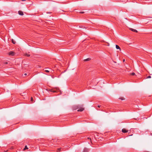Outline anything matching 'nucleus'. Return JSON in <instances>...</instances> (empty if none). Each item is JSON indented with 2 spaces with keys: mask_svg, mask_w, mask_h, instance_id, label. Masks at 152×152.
<instances>
[{
  "mask_svg": "<svg viewBox=\"0 0 152 152\" xmlns=\"http://www.w3.org/2000/svg\"><path fill=\"white\" fill-rule=\"evenodd\" d=\"M81 27L82 28H85V27L84 26H81Z\"/></svg>",
  "mask_w": 152,
  "mask_h": 152,
  "instance_id": "nucleus-23",
  "label": "nucleus"
},
{
  "mask_svg": "<svg viewBox=\"0 0 152 152\" xmlns=\"http://www.w3.org/2000/svg\"><path fill=\"white\" fill-rule=\"evenodd\" d=\"M123 62H124L125 61V59H123Z\"/></svg>",
  "mask_w": 152,
  "mask_h": 152,
  "instance_id": "nucleus-26",
  "label": "nucleus"
},
{
  "mask_svg": "<svg viewBox=\"0 0 152 152\" xmlns=\"http://www.w3.org/2000/svg\"><path fill=\"white\" fill-rule=\"evenodd\" d=\"M58 90H59L58 88H54V89H50L49 90V91L51 92H57V91Z\"/></svg>",
  "mask_w": 152,
  "mask_h": 152,
  "instance_id": "nucleus-2",
  "label": "nucleus"
},
{
  "mask_svg": "<svg viewBox=\"0 0 152 152\" xmlns=\"http://www.w3.org/2000/svg\"><path fill=\"white\" fill-rule=\"evenodd\" d=\"M151 78V77L150 76H148V77H147L146 78Z\"/></svg>",
  "mask_w": 152,
  "mask_h": 152,
  "instance_id": "nucleus-19",
  "label": "nucleus"
},
{
  "mask_svg": "<svg viewBox=\"0 0 152 152\" xmlns=\"http://www.w3.org/2000/svg\"><path fill=\"white\" fill-rule=\"evenodd\" d=\"M78 109H79L77 110L78 112H81L84 110V109L83 107V105H77Z\"/></svg>",
  "mask_w": 152,
  "mask_h": 152,
  "instance_id": "nucleus-1",
  "label": "nucleus"
},
{
  "mask_svg": "<svg viewBox=\"0 0 152 152\" xmlns=\"http://www.w3.org/2000/svg\"><path fill=\"white\" fill-rule=\"evenodd\" d=\"M61 148H58L56 151V152H59L61 151Z\"/></svg>",
  "mask_w": 152,
  "mask_h": 152,
  "instance_id": "nucleus-11",
  "label": "nucleus"
},
{
  "mask_svg": "<svg viewBox=\"0 0 152 152\" xmlns=\"http://www.w3.org/2000/svg\"><path fill=\"white\" fill-rule=\"evenodd\" d=\"M15 53L13 51H10L8 53V55L9 56H13L15 54Z\"/></svg>",
  "mask_w": 152,
  "mask_h": 152,
  "instance_id": "nucleus-3",
  "label": "nucleus"
},
{
  "mask_svg": "<svg viewBox=\"0 0 152 152\" xmlns=\"http://www.w3.org/2000/svg\"><path fill=\"white\" fill-rule=\"evenodd\" d=\"M26 75H27V74L26 73H25V74H24V75L26 76Z\"/></svg>",
  "mask_w": 152,
  "mask_h": 152,
  "instance_id": "nucleus-25",
  "label": "nucleus"
},
{
  "mask_svg": "<svg viewBox=\"0 0 152 152\" xmlns=\"http://www.w3.org/2000/svg\"><path fill=\"white\" fill-rule=\"evenodd\" d=\"M9 62H7V61L4 62L3 63L4 64V65H3V66H5V64H8Z\"/></svg>",
  "mask_w": 152,
  "mask_h": 152,
  "instance_id": "nucleus-13",
  "label": "nucleus"
},
{
  "mask_svg": "<svg viewBox=\"0 0 152 152\" xmlns=\"http://www.w3.org/2000/svg\"><path fill=\"white\" fill-rule=\"evenodd\" d=\"M72 109L73 110H76L78 109L77 106V105H73L72 107Z\"/></svg>",
  "mask_w": 152,
  "mask_h": 152,
  "instance_id": "nucleus-4",
  "label": "nucleus"
},
{
  "mask_svg": "<svg viewBox=\"0 0 152 152\" xmlns=\"http://www.w3.org/2000/svg\"><path fill=\"white\" fill-rule=\"evenodd\" d=\"M88 139H89V140H90V141H91V142L92 143V141H91V139L90 138H89V137H88Z\"/></svg>",
  "mask_w": 152,
  "mask_h": 152,
  "instance_id": "nucleus-20",
  "label": "nucleus"
},
{
  "mask_svg": "<svg viewBox=\"0 0 152 152\" xmlns=\"http://www.w3.org/2000/svg\"><path fill=\"white\" fill-rule=\"evenodd\" d=\"M45 71L46 72H49V71L48 70H45Z\"/></svg>",
  "mask_w": 152,
  "mask_h": 152,
  "instance_id": "nucleus-21",
  "label": "nucleus"
},
{
  "mask_svg": "<svg viewBox=\"0 0 152 152\" xmlns=\"http://www.w3.org/2000/svg\"><path fill=\"white\" fill-rule=\"evenodd\" d=\"M115 47L117 49H119L120 50H121V49L119 46H118L117 45H116Z\"/></svg>",
  "mask_w": 152,
  "mask_h": 152,
  "instance_id": "nucleus-9",
  "label": "nucleus"
},
{
  "mask_svg": "<svg viewBox=\"0 0 152 152\" xmlns=\"http://www.w3.org/2000/svg\"><path fill=\"white\" fill-rule=\"evenodd\" d=\"M148 152V151H147V152Z\"/></svg>",
  "mask_w": 152,
  "mask_h": 152,
  "instance_id": "nucleus-28",
  "label": "nucleus"
},
{
  "mask_svg": "<svg viewBox=\"0 0 152 152\" xmlns=\"http://www.w3.org/2000/svg\"><path fill=\"white\" fill-rule=\"evenodd\" d=\"M33 98L32 97H31V101L33 102Z\"/></svg>",
  "mask_w": 152,
  "mask_h": 152,
  "instance_id": "nucleus-18",
  "label": "nucleus"
},
{
  "mask_svg": "<svg viewBox=\"0 0 152 152\" xmlns=\"http://www.w3.org/2000/svg\"><path fill=\"white\" fill-rule=\"evenodd\" d=\"M108 45H107L109 46V43H108Z\"/></svg>",
  "mask_w": 152,
  "mask_h": 152,
  "instance_id": "nucleus-27",
  "label": "nucleus"
},
{
  "mask_svg": "<svg viewBox=\"0 0 152 152\" xmlns=\"http://www.w3.org/2000/svg\"><path fill=\"white\" fill-rule=\"evenodd\" d=\"M12 42L14 44H15L16 43L15 41L13 39H12Z\"/></svg>",
  "mask_w": 152,
  "mask_h": 152,
  "instance_id": "nucleus-12",
  "label": "nucleus"
},
{
  "mask_svg": "<svg viewBox=\"0 0 152 152\" xmlns=\"http://www.w3.org/2000/svg\"><path fill=\"white\" fill-rule=\"evenodd\" d=\"M84 13V12H80V13Z\"/></svg>",
  "mask_w": 152,
  "mask_h": 152,
  "instance_id": "nucleus-22",
  "label": "nucleus"
},
{
  "mask_svg": "<svg viewBox=\"0 0 152 152\" xmlns=\"http://www.w3.org/2000/svg\"><path fill=\"white\" fill-rule=\"evenodd\" d=\"M89 149L87 148H85L84 149L83 152H88Z\"/></svg>",
  "mask_w": 152,
  "mask_h": 152,
  "instance_id": "nucleus-6",
  "label": "nucleus"
},
{
  "mask_svg": "<svg viewBox=\"0 0 152 152\" xmlns=\"http://www.w3.org/2000/svg\"><path fill=\"white\" fill-rule=\"evenodd\" d=\"M18 13L20 15H23V12L21 11H19L18 12Z\"/></svg>",
  "mask_w": 152,
  "mask_h": 152,
  "instance_id": "nucleus-7",
  "label": "nucleus"
},
{
  "mask_svg": "<svg viewBox=\"0 0 152 152\" xmlns=\"http://www.w3.org/2000/svg\"><path fill=\"white\" fill-rule=\"evenodd\" d=\"M24 55L27 57H29L30 56V55L28 54L27 53L25 54Z\"/></svg>",
  "mask_w": 152,
  "mask_h": 152,
  "instance_id": "nucleus-14",
  "label": "nucleus"
},
{
  "mask_svg": "<svg viewBox=\"0 0 152 152\" xmlns=\"http://www.w3.org/2000/svg\"><path fill=\"white\" fill-rule=\"evenodd\" d=\"M119 99H120L121 100H124L125 99L124 97H123L120 98H119Z\"/></svg>",
  "mask_w": 152,
  "mask_h": 152,
  "instance_id": "nucleus-17",
  "label": "nucleus"
},
{
  "mask_svg": "<svg viewBox=\"0 0 152 152\" xmlns=\"http://www.w3.org/2000/svg\"><path fill=\"white\" fill-rule=\"evenodd\" d=\"M130 75H131L134 76L135 75V73L134 72H132V73H130Z\"/></svg>",
  "mask_w": 152,
  "mask_h": 152,
  "instance_id": "nucleus-15",
  "label": "nucleus"
},
{
  "mask_svg": "<svg viewBox=\"0 0 152 152\" xmlns=\"http://www.w3.org/2000/svg\"><path fill=\"white\" fill-rule=\"evenodd\" d=\"M28 149V148L27 147V146L26 145L25 146V148L24 149V150Z\"/></svg>",
  "mask_w": 152,
  "mask_h": 152,
  "instance_id": "nucleus-16",
  "label": "nucleus"
},
{
  "mask_svg": "<svg viewBox=\"0 0 152 152\" xmlns=\"http://www.w3.org/2000/svg\"><path fill=\"white\" fill-rule=\"evenodd\" d=\"M91 60V58H88L85 59H84V61H89Z\"/></svg>",
  "mask_w": 152,
  "mask_h": 152,
  "instance_id": "nucleus-10",
  "label": "nucleus"
},
{
  "mask_svg": "<svg viewBox=\"0 0 152 152\" xmlns=\"http://www.w3.org/2000/svg\"><path fill=\"white\" fill-rule=\"evenodd\" d=\"M97 107H100V105H98Z\"/></svg>",
  "mask_w": 152,
  "mask_h": 152,
  "instance_id": "nucleus-24",
  "label": "nucleus"
},
{
  "mask_svg": "<svg viewBox=\"0 0 152 152\" xmlns=\"http://www.w3.org/2000/svg\"><path fill=\"white\" fill-rule=\"evenodd\" d=\"M122 132L124 133H126L128 132V130L125 129H123L122 130Z\"/></svg>",
  "mask_w": 152,
  "mask_h": 152,
  "instance_id": "nucleus-5",
  "label": "nucleus"
},
{
  "mask_svg": "<svg viewBox=\"0 0 152 152\" xmlns=\"http://www.w3.org/2000/svg\"><path fill=\"white\" fill-rule=\"evenodd\" d=\"M129 29L130 30H131L132 31H133V32H137V31L136 29H133L132 28H130Z\"/></svg>",
  "mask_w": 152,
  "mask_h": 152,
  "instance_id": "nucleus-8",
  "label": "nucleus"
}]
</instances>
